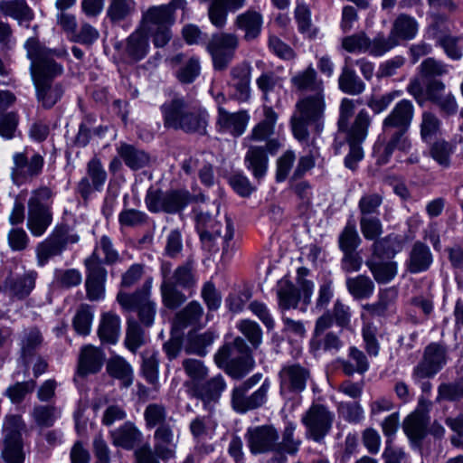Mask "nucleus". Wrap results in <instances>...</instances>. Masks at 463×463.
Masks as SVG:
<instances>
[{
    "label": "nucleus",
    "mask_w": 463,
    "mask_h": 463,
    "mask_svg": "<svg viewBox=\"0 0 463 463\" xmlns=\"http://www.w3.org/2000/svg\"><path fill=\"white\" fill-rule=\"evenodd\" d=\"M24 47L31 61L30 71L36 89L37 99L44 109H51L64 93L61 83H53V80L63 72L62 65L58 63L55 58L65 57L67 52L49 49L33 37L26 41Z\"/></svg>",
    "instance_id": "1"
},
{
    "label": "nucleus",
    "mask_w": 463,
    "mask_h": 463,
    "mask_svg": "<svg viewBox=\"0 0 463 463\" xmlns=\"http://www.w3.org/2000/svg\"><path fill=\"white\" fill-rule=\"evenodd\" d=\"M164 126L185 133L204 135L209 114L202 106L189 103L183 98H175L160 107Z\"/></svg>",
    "instance_id": "2"
},
{
    "label": "nucleus",
    "mask_w": 463,
    "mask_h": 463,
    "mask_svg": "<svg viewBox=\"0 0 463 463\" xmlns=\"http://www.w3.org/2000/svg\"><path fill=\"white\" fill-rule=\"evenodd\" d=\"M325 93L309 94L299 99L291 117V128L296 139L307 143L308 126H313L317 133L324 128L326 110Z\"/></svg>",
    "instance_id": "3"
},
{
    "label": "nucleus",
    "mask_w": 463,
    "mask_h": 463,
    "mask_svg": "<svg viewBox=\"0 0 463 463\" xmlns=\"http://www.w3.org/2000/svg\"><path fill=\"white\" fill-rule=\"evenodd\" d=\"M218 367L234 379L244 377L254 367V359L245 341L236 337L232 344L223 345L214 355Z\"/></svg>",
    "instance_id": "4"
},
{
    "label": "nucleus",
    "mask_w": 463,
    "mask_h": 463,
    "mask_svg": "<svg viewBox=\"0 0 463 463\" xmlns=\"http://www.w3.org/2000/svg\"><path fill=\"white\" fill-rule=\"evenodd\" d=\"M175 15L163 5H152L142 13L141 29L151 37L156 48L165 47L172 38L171 26Z\"/></svg>",
    "instance_id": "5"
},
{
    "label": "nucleus",
    "mask_w": 463,
    "mask_h": 463,
    "mask_svg": "<svg viewBox=\"0 0 463 463\" xmlns=\"http://www.w3.org/2000/svg\"><path fill=\"white\" fill-rule=\"evenodd\" d=\"M152 281L146 280L140 289L132 294L119 291L117 295V301L124 310H136L138 319L145 326H151L154 324L156 314V304L151 296Z\"/></svg>",
    "instance_id": "6"
},
{
    "label": "nucleus",
    "mask_w": 463,
    "mask_h": 463,
    "mask_svg": "<svg viewBox=\"0 0 463 463\" xmlns=\"http://www.w3.org/2000/svg\"><path fill=\"white\" fill-rule=\"evenodd\" d=\"M261 379V373H255L232 390V405L236 411L246 412L257 409L266 402L270 388L269 379H265L259 389L248 395V392L257 385Z\"/></svg>",
    "instance_id": "7"
},
{
    "label": "nucleus",
    "mask_w": 463,
    "mask_h": 463,
    "mask_svg": "<svg viewBox=\"0 0 463 463\" xmlns=\"http://www.w3.org/2000/svg\"><path fill=\"white\" fill-rule=\"evenodd\" d=\"M414 117V106L409 99L395 104L382 123V135L402 141H411L407 136Z\"/></svg>",
    "instance_id": "8"
},
{
    "label": "nucleus",
    "mask_w": 463,
    "mask_h": 463,
    "mask_svg": "<svg viewBox=\"0 0 463 463\" xmlns=\"http://www.w3.org/2000/svg\"><path fill=\"white\" fill-rule=\"evenodd\" d=\"M335 413L326 406L313 403L302 415L301 422L306 428V438L322 443L332 430Z\"/></svg>",
    "instance_id": "9"
},
{
    "label": "nucleus",
    "mask_w": 463,
    "mask_h": 463,
    "mask_svg": "<svg viewBox=\"0 0 463 463\" xmlns=\"http://www.w3.org/2000/svg\"><path fill=\"white\" fill-rule=\"evenodd\" d=\"M196 199L197 196L183 189L171 190L166 193L149 190L146 195L145 203L151 212L163 211L167 213H176Z\"/></svg>",
    "instance_id": "10"
},
{
    "label": "nucleus",
    "mask_w": 463,
    "mask_h": 463,
    "mask_svg": "<svg viewBox=\"0 0 463 463\" xmlns=\"http://www.w3.org/2000/svg\"><path fill=\"white\" fill-rule=\"evenodd\" d=\"M239 46V37L232 33H219L212 35L206 50L212 57L216 71H224L234 58Z\"/></svg>",
    "instance_id": "11"
},
{
    "label": "nucleus",
    "mask_w": 463,
    "mask_h": 463,
    "mask_svg": "<svg viewBox=\"0 0 463 463\" xmlns=\"http://www.w3.org/2000/svg\"><path fill=\"white\" fill-rule=\"evenodd\" d=\"M52 192L47 187L33 191L28 201V227L32 232H45L52 221V213L46 204Z\"/></svg>",
    "instance_id": "12"
},
{
    "label": "nucleus",
    "mask_w": 463,
    "mask_h": 463,
    "mask_svg": "<svg viewBox=\"0 0 463 463\" xmlns=\"http://www.w3.org/2000/svg\"><path fill=\"white\" fill-rule=\"evenodd\" d=\"M84 263L87 269L85 282L87 297L90 301L100 300L105 296L107 270L96 251L87 258Z\"/></svg>",
    "instance_id": "13"
},
{
    "label": "nucleus",
    "mask_w": 463,
    "mask_h": 463,
    "mask_svg": "<svg viewBox=\"0 0 463 463\" xmlns=\"http://www.w3.org/2000/svg\"><path fill=\"white\" fill-rule=\"evenodd\" d=\"M342 47L351 53H368L374 57L383 56L387 52L383 33L370 39L364 32H359L344 37Z\"/></svg>",
    "instance_id": "14"
},
{
    "label": "nucleus",
    "mask_w": 463,
    "mask_h": 463,
    "mask_svg": "<svg viewBox=\"0 0 463 463\" xmlns=\"http://www.w3.org/2000/svg\"><path fill=\"white\" fill-rule=\"evenodd\" d=\"M13 162L11 177L13 182L19 185L42 173L44 159L40 154H33L29 158L24 153H15L13 156Z\"/></svg>",
    "instance_id": "15"
},
{
    "label": "nucleus",
    "mask_w": 463,
    "mask_h": 463,
    "mask_svg": "<svg viewBox=\"0 0 463 463\" xmlns=\"http://www.w3.org/2000/svg\"><path fill=\"white\" fill-rule=\"evenodd\" d=\"M383 196L378 193H368L362 195L358 202L361 213L360 225L362 232H381L382 223L378 217L379 208Z\"/></svg>",
    "instance_id": "16"
},
{
    "label": "nucleus",
    "mask_w": 463,
    "mask_h": 463,
    "mask_svg": "<svg viewBox=\"0 0 463 463\" xmlns=\"http://www.w3.org/2000/svg\"><path fill=\"white\" fill-rule=\"evenodd\" d=\"M248 447L252 454L276 451L279 434L272 426L263 425L250 428L245 435Z\"/></svg>",
    "instance_id": "17"
},
{
    "label": "nucleus",
    "mask_w": 463,
    "mask_h": 463,
    "mask_svg": "<svg viewBox=\"0 0 463 463\" xmlns=\"http://www.w3.org/2000/svg\"><path fill=\"white\" fill-rule=\"evenodd\" d=\"M446 353L444 348L436 344L429 345L423 354L422 360L413 369L414 379H425L433 377L446 364Z\"/></svg>",
    "instance_id": "18"
},
{
    "label": "nucleus",
    "mask_w": 463,
    "mask_h": 463,
    "mask_svg": "<svg viewBox=\"0 0 463 463\" xmlns=\"http://www.w3.org/2000/svg\"><path fill=\"white\" fill-rule=\"evenodd\" d=\"M107 180L100 160L93 157L87 164V176L82 177L77 184V192L84 201H88L94 191H101Z\"/></svg>",
    "instance_id": "19"
},
{
    "label": "nucleus",
    "mask_w": 463,
    "mask_h": 463,
    "mask_svg": "<svg viewBox=\"0 0 463 463\" xmlns=\"http://www.w3.org/2000/svg\"><path fill=\"white\" fill-rule=\"evenodd\" d=\"M279 377L281 394L299 393L306 389L310 373L306 367L298 364H288L281 368Z\"/></svg>",
    "instance_id": "20"
},
{
    "label": "nucleus",
    "mask_w": 463,
    "mask_h": 463,
    "mask_svg": "<svg viewBox=\"0 0 463 463\" xmlns=\"http://www.w3.org/2000/svg\"><path fill=\"white\" fill-rule=\"evenodd\" d=\"M418 33V23L407 14H400L393 22L388 37L384 36L387 52L399 44L400 40H411Z\"/></svg>",
    "instance_id": "21"
},
{
    "label": "nucleus",
    "mask_w": 463,
    "mask_h": 463,
    "mask_svg": "<svg viewBox=\"0 0 463 463\" xmlns=\"http://www.w3.org/2000/svg\"><path fill=\"white\" fill-rule=\"evenodd\" d=\"M179 439L175 427L163 426L156 428L154 433V453L162 460L175 458Z\"/></svg>",
    "instance_id": "22"
},
{
    "label": "nucleus",
    "mask_w": 463,
    "mask_h": 463,
    "mask_svg": "<svg viewBox=\"0 0 463 463\" xmlns=\"http://www.w3.org/2000/svg\"><path fill=\"white\" fill-rule=\"evenodd\" d=\"M249 120L250 115L246 110L229 112L224 108L218 107L216 124L221 132L240 137L245 132Z\"/></svg>",
    "instance_id": "23"
},
{
    "label": "nucleus",
    "mask_w": 463,
    "mask_h": 463,
    "mask_svg": "<svg viewBox=\"0 0 463 463\" xmlns=\"http://www.w3.org/2000/svg\"><path fill=\"white\" fill-rule=\"evenodd\" d=\"M426 91L429 100L439 108L442 115L449 117L458 112L456 98L451 92L445 91V84L442 81H430Z\"/></svg>",
    "instance_id": "24"
},
{
    "label": "nucleus",
    "mask_w": 463,
    "mask_h": 463,
    "mask_svg": "<svg viewBox=\"0 0 463 463\" xmlns=\"http://www.w3.org/2000/svg\"><path fill=\"white\" fill-rule=\"evenodd\" d=\"M79 236L67 233H52L48 239L42 242L37 249L38 261L40 265H44L47 260L55 255L60 254L66 247L67 243H76Z\"/></svg>",
    "instance_id": "25"
},
{
    "label": "nucleus",
    "mask_w": 463,
    "mask_h": 463,
    "mask_svg": "<svg viewBox=\"0 0 463 463\" xmlns=\"http://www.w3.org/2000/svg\"><path fill=\"white\" fill-rule=\"evenodd\" d=\"M170 62L173 66H178L175 77L183 84L194 82L200 75L201 62L196 56L186 57L184 53H177L170 59Z\"/></svg>",
    "instance_id": "26"
},
{
    "label": "nucleus",
    "mask_w": 463,
    "mask_h": 463,
    "mask_svg": "<svg viewBox=\"0 0 463 463\" xmlns=\"http://www.w3.org/2000/svg\"><path fill=\"white\" fill-rule=\"evenodd\" d=\"M234 26L244 33L243 38L245 41H253L260 35L263 15L256 10L248 9L236 16Z\"/></svg>",
    "instance_id": "27"
},
{
    "label": "nucleus",
    "mask_w": 463,
    "mask_h": 463,
    "mask_svg": "<svg viewBox=\"0 0 463 463\" xmlns=\"http://www.w3.org/2000/svg\"><path fill=\"white\" fill-rule=\"evenodd\" d=\"M290 82L297 90L301 92L325 93L324 82L318 78L312 64L292 76Z\"/></svg>",
    "instance_id": "28"
},
{
    "label": "nucleus",
    "mask_w": 463,
    "mask_h": 463,
    "mask_svg": "<svg viewBox=\"0 0 463 463\" xmlns=\"http://www.w3.org/2000/svg\"><path fill=\"white\" fill-rule=\"evenodd\" d=\"M230 85L236 90L240 100H249L250 97L251 67L249 63H241L230 71Z\"/></svg>",
    "instance_id": "29"
},
{
    "label": "nucleus",
    "mask_w": 463,
    "mask_h": 463,
    "mask_svg": "<svg viewBox=\"0 0 463 463\" xmlns=\"http://www.w3.org/2000/svg\"><path fill=\"white\" fill-rule=\"evenodd\" d=\"M245 167L254 179L260 181L267 174L269 158L263 146H250L244 156Z\"/></svg>",
    "instance_id": "30"
},
{
    "label": "nucleus",
    "mask_w": 463,
    "mask_h": 463,
    "mask_svg": "<svg viewBox=\"0 0 463 463\" xmlns=\"http://www.w3.org/2000/svg\"><path fill=\"white\" fill-rule=\"evenodd\" d=\"M162 273L164 277L160 287L162 302L165 307L169 309H175L185 302L186 296L178 290L172 279L168 278L170 273L169 264H163Z\"/></svg>",
    "instance_id": "31"
},
{
    "label": "nucleus",
    "mask_w": 463,
    "mask_h": 463,
    "mask_svg": "<svg viewBox=\"0 0 463 463\" xmlns=\"http://www.w3.org/2000/svg\"><path fill=\"white\" fill-rule=\"evenodd\" d=\"M102 351L93 345L82 347L79 358L78 373L81 376L98 373L104 362Z\"/></svg>",
    "instance_id": "32"
},
{
    "label": "nucleus",
    "mask_w": 463,
    "mask_h": 463,
    "mask_svg": "<svg viewBox=\"0 0 463 463\" xmlns=\"http://www.w3.org/2000/svg\"><path fill=\"white\" fill-rule=\"evenodd\" d=\"M226 388L223 377L218 374L208 381L200 383H195L193 386L194 395L200 398L205 404L216 402Z\"/></svg>",
    "instance_id": "33"
},
{
    "label": "nucleus",
    "mask_w": 463,
    "mask_h": 463,
    "mask_svg": "<svg viewBox=\"0 0 463 463\" xmlns=\"http://www.w3.org/2000/svg\"><path fill=\"white\" fill-rule=\"evenodd\" d=\"M121 332L120 317L109 311L101 315L98 328V335L102 343L116 344Z\"/></svg>",
    "instance_id": "34"
},
{
    "label": "nucleus",
    "mask_w": 463,
    "mask_h": 463,
    "mask_svg": "<svg viewBox=\"0 0 463 463\" xmlns=\"http://www.w3.org/2000/svg\"><path fill=\"white\" fill-rule=\"evenodd\" d=\"M432 263V254L430 248L420 241L412 246L407 261V269L411 273H420L427 270Z\"/></svg>",
    "instance_id": "35"
},
{
    "label": "nucleus",
    "mask_w": 463,
    "mask_h": 463,
    "mask_svg": "<svg viewBox=\"0 0 463 463\" xmlns=\"http://www.w3.org/2000/svg\"><path fill=\"white\" fill-rule=\"evenodd\" d=\"M366 239L374 241L373 253L380 258L393 257L402 248V241L397 236L388 234L383 238H376L379 233H364Z\"/></svg>",
    "instance_id": "36"
},
{
    "label": "nucleus",
    "mask_w": 463,
    "mask_h": 463,
    "mask_svg": "<svg viewBox=\"0 0 463 463\" xmlns=\"http://www.w3.org/2000/svg\"><path fill=\"white\" fill-rule=\"evenodd\" d=\"M144 419L147 429L161 428L163 426L175 427V420L167 416L164 404L149 403L144 411Z\"/></svg>",
    "instance_id": "37"
},
{
    "label": "nucleus",
    "mask_w": 463,
    "mask_h": 463,
    "mask_svg": "<svg viewBox=\"0 0 463 463\" xmlns=\"http://www.w3.org/2000/svg\"><path fill=\"white\" fill-rule=\"evenodd\" d=\"M117 152L125 165L132 170H138L148 165L150 156L144 150H140L129 144H121Z\"/></svg>",
    "instance_id": "38"
},
{
    "label": "nucleus",
    "mask_w": 463,
    "mask_h": 463,
    "mask_svg": "<svg viewBox=\"0 0 463 463\" xmlns=\"http://www.w3.org/2000/svg\"><path fill=\"white\" fill-rule=\"evenodd\" d=\"M113 443L127 449H133L141 441V431L130 421L125 422L111 433Z\"/></svg>",
    "instance_id": "39"
},
{
    "label": "nucleus",
    "mask_w": 463,
    "mask_h": 463,
    "mask_svg": "<svg viewBox=\"0 0 463 463\" xmlns=\"http://www.w3.org/2000/svg\"><path fill=\"white\" fill-rule=\"evenodd\" d=\"M36 276L35 271H28L15 279H8L5 282L6 291L20 299L27 297L34 288Z\"/></svg>",
    "instance_id": "40"
},
{
    "label": "nucleus",
    "mask_w": 463,
    "mask_h": 463,
    "mask_svg": "<svg viewBox=\"0 0 463 463\" xmlns=\"http://www.w3.org/2000/svg\"><path fill=\"white\" fill-rule=\"evenodd\" d=\"M387 139L384 145H379L374 147V157L376 164L379 165H386L395 149H399L402 152H408L411 147V141H402L398 138L392 137H383Z\"/></svg>",
    "instance_id": "41"
},
{
    "label": "nucleus",
    "mask_w": 463,
    "mask_h": 463,
    "mask_svg": "<svg viewBox=\"0 0 463 463\" xmlns=\"http://www.w3.org/2000/svg\"><path fill=\"white\" fill-rule=\"evenodd\" d=\"M338 88L344 93L359 95L364 91L365 84L354 70L345 64L343 66L338 78Z\"/></svg>",
    "instance_id": "42"
},
{
    "label": "nucleus",
    "mask_w": 463,
    "mask_h": 463,
    "mask_svg": "<svg viewBox=\"0 0 463 463\" xmlns=\"http://www.w3.org/2000/svg\"><path fill=\"white\" fill-rule=\"evenodd\" d=\"M1 12L19 22L20 24L28 23L33 18V13L25 0H9L0 2Z\"/></svg>",
    "instance_id": "43"
},
{
    "label": "nucleus",
    "mask_w": 463,
    "mask_h": 463,
    "mask_svg": "<svg viewBox=\"0 0 463 463\" xmlns=\"http://www.w3.org/2000/svg\"><path fill=\"white\" fill-rule=\"evenodd\" d=\"M428 422V415L420 411H414L403 422L404 432L411 440H421L426 435Z\"/></svg>",
    "instance_id": "44"
},
{
    "label": "nucleus",
    "mask_w": 463,
    "mask_h": 463,
    "mask_svg": "<svg viewBox=\"0 0 463 463\" xmlns=\"http://www.w3.org/2000/svg\"><path fill=\"white\" fill-rule=\"evenodd\" d=\"M309 345L314 353L324 352L335 354L343 347L344 344L337 334L328 331L320 335H312Z\"/></svg>",
    "instance_id": "45"
},
{
    "label": "nucleus",
    "mask_w": 463,
    "mask_h": 463,
    "mask_svg": "<svg viewBox=\"0 0 463 463\" xmlns=\"http://www.w3.org/2000/svg\"><path fill=\"white\" fill-rule=\"evenodd\" d=\"M346 288L354 299H367L374 292V283L367 276L358 275L354 278H347Z\"/></svg>",
    "instance_id": "46"
},
{
    "label": "nucleus",
    "mask_w": 463,
    "mask_h": 463,
    "mask_svg": "<svg viewBox=\"0 0 463 463\" xmlns=\"http://www.w3.org/2000/svg\"><path fill=\"white\" fill-rule=\"evenodd\" d=\"M372 118L365 109H361L355 116L353 124L348 128L346 139L347 142L363 143L368 134V128L371 125Z\"/></svg>",
    "instance_id": "47"
},
{
    "label": "nucleus",
    "mask_w": 463,
    "mask_h": 463,
    "mask_svg": "<svg viewBox=\"0 0 463 463\" xmlns=\"http://www.w3.org/2000/svg\"><path fill=\"white\" fill-rule=\"evenodd\" d=\"M203 308L197 301H191L185 307L176 313L174 326L176 328H184L198 324L203 317Z\"/></svg>",
    "instance_id": "48"
},
{
    "label": "nucleus",
    "mask_w": 463,
    "mask_h": 463,
    "mask_svg": "<svg viewBox=\"0 0 463 463\" xmlns=\"http://www.w3.org/2000/svg\"><path fill=\"white\" fill-rule=\"evenodd\" d=\"M264 119L256 125L249 138L253 141H264L274 133L277 114L270 107L264 108Z\"/></svg>",
    "instance_id": "49"
},
{
    "label": "nucleus",
    "mask_w": 463,
    "mask_h": 463,
    "mask_svg": "<svg viewBox=\"0 0 463 463\" xmlns=\"http://www.w3.org/2000/svg\"><path fill=\"white\" fill-rule=\"evenodd\" d=\"M145 33L142 29L137 30L128 38L126 51L128 55L135 61L142 60L148 52L149 43Z\"/></svg>",
    "instance_id": "50"
},
{
    "label": "nucleus",
    "mask_w": 463,
    "mask_h": 463,
    "mask_svg": "<svg viewBox=\"0 0 463 463\" xmlns=\"http://www.w3.org/2000/svg\"><path fill=\"white\" fill-rule=\"evenodd\" d=\"M137 10L135 0H110L107 15L113 23H118L130 18Z\"/></svg>",
    "instance_id": "51"
},
{
    "label": "nucleus",
    "mask_w": 463,
    "mask_h": 463,
    "mask_svg": "<svg viewBox=\"0 0 463 463\" xmlns=\"http://www.w3.org/2000/svg\"><path fill=\"white\" fill-rule=\"evenodd\" d=\"M109 374L121 382L123 387L133 383V371L130 364L121 357L111 358L107 364Z\"/></svg>",
    "instance_id": "52"
},
{
    "label": "nucleus",
    "mask_w": 463,
    "mask_h": 463,
    "mask_svg": "<svg viewBox=\"0 0 463 463\" xmlns=\"http://www.w3.org/2000/svg\"><path fill=\"white\" fill-rule=\"evenodd\" d=\"M279 305L282 309L296 308L300 298L298 289L289 281L281 280L278 288Z\"/></svg>",
    "instance_id": "53"
},
{
    "label": "nucleus",
    "mask_w": 463,
    "mask_h": 463,
    "mask_svg": "<svg viewBox=\"0 0 463 463\" xmlns=\"http://www.w3.org/2000/svg\"><path fill=\"white\" fill-rule=\"evenodd\" d=\"M145 344V333L141 326L134 318L127 320L125 345L132 353H136Z\"/></svg>",
    "instance_id": "54"
},
{
    "label": "nucleus",
    "mask_w": 463,
    "mask_h": 463,
    "mask_svg": "<svg viewBox=\"0 0 463 463\" xmlns=\"http://www.w3.org/2000/svg\"><path fill=\"white\" fill-rule=\"evenodd\" d=\"M366 264L378 283H388L397 274V263L394 261H368Z\"/></svg>",
    "instance_id": "55"
},
{
    "label": "nucleus",
    "mask_w": 463,
    "mask_h": 463,
    "mask_svg": "<svg viewBox=\"0 0 463 463\" xmlns=\"http://www.w3.org/2000/svg\"><path fill=\"white\" fill-rule=\"evenodd\" d=\"M175 286H180L183 288H192L196 285V278L193 262L187 261L184 264L177 267L173 275L169 277Z\"/></svg>",
    "instance_id": "56"
},
{
    "label": "nucleus",
    "mask_w": 463,
    "mask_h": 463,
    "mask_svg": "<svg viewBox=\"0 0 463 463\" xmlns=\"http://www.w3.org/2000/svg\"><path fill=\"white\" fill-rule=\"evenodd\" d=\"M437 44L439 45L452 60H460L463 50V36H453L450 34L437 37Z\"/></svg>",
    "instance_id": "57"
},
{
    "label": "nucleus",
    "mask_w": 463,
    "mask_h": 463,
    "mask_svg": "<svg viewBox=\"0 0 463 463\" xmlns=\"http://www.w3.org/2000/svg\"><path fill=\"white\" fill-rule=\"evenodd\" d=\"M213 340L214 335L212 332H205L203 334L191 333L188 335L185 349L188 353L203 356L206 354V347L211 345Z\"/></svg>",
    "instance_id": "58"
},
{
    "label": "nucleus",
    "mask_w": 463,
    "mask_h": 463,
    "mask_svg": "<svg viewBox=\"0 0 463 463\" xmlns=\"http://www.w3.org/2000/svg\"><path fill=\"white\" fill-rule=\"evenodd\" d=\"M296 430V425L293 423H288L282 434L281 442H278V447H276V452L278 453H288L289 455H295L299 449V446L301 444L300 439H294V432Z\"/></svg>",
    "instance_id": "59"
},
{
    "label": "nucleus",
    "mask_w": 463,
    "mask_h": 463,
    "mask_svg": "<svg viewBox=\"0 0 463 463\" xmlns=\"http://www.w3.org/2000/svg\"><path fill=\"white\" fill-rule=\"evenodd\" d=\"M143 374L151 384L156 385L158 381V357L153 351H145L142 354Z\"/></svg>",
    "instance_id": "60"
},
{
    "label": "nucleus",
    "mask_w": 463,
    "mask_h": 463,
    "mask_svg": "<svg viewBox=\"0 0 463 463\" xmlns=\"http://www.w3.org/2000/svg\"><path fill=\"white\" fill-rule=\"evenodd\" d=\"M118 221L122 227L139 229L146 223L147 216L144 212L136 209H127L120 213Z\"/></svg>",
    "instance_id": "61"
},
{
    "label": "nucleus",
    "mask_w": 463,
    "mask_h": 463,
    "mask_svg": "<svg viewBox=\"0 0 463 463\" xmlns=\"http://www.w3.org/2000/svg\"><path fill=\"white\" fill-rule=\"evenodd\" d=\"M1 456L5 463H24L25 455L22 440H5V448Z\"/></svg>",
    "instance_id": "62"
},
{
    "label": "nucleus",
    "mask_w": 463,
    "mask_h": 463,
    "mask_svg": "<svg viewBox=\"0 0 463 463\" xmlns=\"http://www.w3.org/2000/svg\"><path fill=\"white\" fill-rule=\"evenodd\" d=\"M57 408L53 405H38L33 411L35 422L41 427H51L58 418Z\"/></svg>",
    "instance_id": "63"
},
{
    "label": "nucleus",
    "mask_w": 463,
    "mask_h": 463,
    "mask_svg": "<svg viewBox=\"0 0 463 463\" xmlns=\"http://www.w3.org/2000/svg\"><path fill=\"white\" fill-rule=\"evenodd\" d=\"M92 319L93 313L90 307L87 305L80 306L73 319V326L76 332L83 335H89Z\"/></svg>",
    "instance_id": "64"
}]
</instances>
